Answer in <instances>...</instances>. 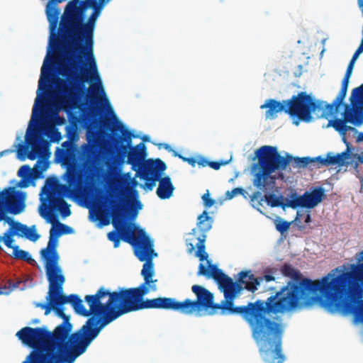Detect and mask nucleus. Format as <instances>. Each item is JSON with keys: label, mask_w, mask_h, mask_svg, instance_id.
I'll return each instance as SVG.
<instances>
[{"label": "nucleus", "mask_w": 363, "mask_h": 363, "mask_svg": "<svg viewBox=\"0 0 363 363\" xmlns=\"http://www.w3.org/2000/svg\"><path fill=\"white\" fill-rule=\"evenodd\" d=\"M45 272L49 282L46 303H38L36 306L44 309L46 315L53 310L63 322L53 332L24 327V344L33 349L24 363H74L99 335L94 332L102 325L100 296L104 294L97 291L85 296L89 307L86 309L78 295L63 294L65 278L62 270L45 269Z\"/></svg>", "instance_id": "1"}, {"label": "nucleus", "mask_w": 363, "mask_h": 363, "mask_svg": "<svg viewBox=\"0 0 363 363\" xmlns=\"http://www.w3.org/2000/svg\"><path fill=\"white\" fill-rule=\"evenodd\" d=\"M297 290L296 286L286 287L266 301L259 299L247 306H235L233 301L225 298L220 304L215 303L211 291L195 284L191 291L196 299L177 301V308L178 312L187 315H200L201 311L208 310H211L208 314L212 315L218 309L221 310L222 315H242L251 328L252 337L257 344L260 343L259 352L262 360L266 363H283L285 360L281 347L284 326L267 318V315L277 314L297 306L299 303Z\"/></svg>", "instance_id": "2"}, {"label": "nucleus", "mask_w": 363, "mask_h": 363, "mask_svg": "<svg viewBox=\"0 0 363 363\" xmlns=\"http://www.w3.org/2000/svg\"><path fill=\"white\" fill-rule=\"evenodd\" d=\"M357 259V264L339 266L321 279L315 281L308 278L300 281L301 273L290 264H284L281 267L282 274L294 281H289L274 296L286 287L296 286L299 303L297 306L278 314L318 303L331 313L352 314L357 321L363 323V300H359L363 297V250Z\"/></svg>", "instance_id": "3"}, {"label": "nucleus", "mask_w": 363, "mask_h": 363, "mask_svg": "<svg viewBox=\"0 0 363 363\" xmlns=\"http://www.w3.org/2000/svg\"><path fill=\"white\" fill-rule=\"evenodd\" d=\"M111 0H99L92 9L87 21L82 20L79 25H74L63 36L62 48L54 53L65 51L67 63L60 64V72L68 80L57 79L56 84L58 94L57 99L62 104H67L76 96L79 89V83L88 80L97 82L92 86L91 98H95L99 93L104 94L100 82L97 67L94 55V36L96 23L104 6Z\"/></svg>", "instance_id": "4"}, {"label": "nucleus", "mask_w": 363, "mask_h": 363, "mask_svg": "<svg viewBox=\"0 0 363 363\" xmlns=\"http://www.w3.org/2000/svg\"><path fill=\"white\" fill-rule=\"evenodd\" d=\"M47 60L41 67L38 81L37 97L33 107L32 116L26 130L24 141V158L34 160L38 159L33 168L24 164V188L28 187L35 180L40 178L43 172L48 167V160L50 156V142L45 140L40 131V125L45 105V94L51 82L52 69L47 67Z\"/></svg>", "instance_id": "5"}, {"label": "nucleus", "mask_w": 363, "mask_h": 363, "mask_svg": "<svg viewBox=\"0 0 363 363\" xmlns=\"http://www.w3.org/2000/svg\"><path fill=\"white\" fill-rule=\"evenodd\" d=\"M67 184H59L57 181L48 178L46 180L47 188L43 187L47 203H44V211H41V216L52 223L50 230V237L48 245L40 251L41 257L45 261V269L62 270L58 265L60 257L57 252L58 238L62 234H69L72 228L60 223L55 212H60L63 218L71 215L70 206L64 200L63 196H71L75 194L78 178L74 173H70L67 177Z\"/></svg>", "instance_id": "6"}, {"label": "nucleus", "mask_w": 363, "mask_h": 363, "mask_svg": "<svg viewBox=\"0 0 363 363\" xmlns=\"http://www.w3.org/2000/svg\"><path fill=\"white\" fill-rule=\"evenodd\" d=\"M257 158V163L254 164L252 170L253 185L259 191H269L272 190L278 179H283L285 170L290 162L294 160V167L305 168L308 165L312 166V157H293L287 154L286 157L281 156L276 147L264 145L255 151Z\"/></svg>", "instance_id": "7"}, {"label": "nucleus", "mask_w": 363, "mask_h": 363, "mask_svg": "<svg viewBox=\"0 0 363 363\" xmlns=\"http://www.w3.org/2000/svg\"><path fill=\"white\" fill-rule=\"evenodd\" d=\"M17 175L21 177L18 182L11 180V186L0 189V221H4L9 224V228L0 236V243L13 249L11 256L14 259H23V250L18 246L14 245L13 237L18 235L23 237V223L14 222L8 216L9 214L17 215L23 211V191L18 188H23V166L20 167Z\"/></svg>", "instance_id": "8"}, {"label": "nucleus", "mask_w": 363, "mask_h": 363, "mask_svg": "<svg viewBox=\"0 0 363 363\" xmlns=\"http://www.w3.org/2000/svg\"><path fill=\"white\" fill-rule=\"evenodd\" d=\"M123 134L127 141V145L122 147L123 154L127 155V162L133 167H138L136 174L145 181L143 187L152 190L159 179V176L167 168L165 163L160 159L145 160L147 155L145 145L140 143L130 147L132 133L125 130Z\"/></svg>", "instance_id": "9"}, {"label": "nucleus", "mask_w": 363, "mask_h": 363, "mask_svg": "<svg viewBox=\"0 0 363 363\" xmlns=\"http://www.w3.org/2000/svg\"><path fill=\"white\" fill-rule=\"evenodd\" d=\"M99 149L93 138L87 136V143H83L79 152L77 145L70 140L62 143V147L55 151V160L57 162L72 168L77 166L78 159L80 166L88 177H92L99 158Z\"/></svg>", "instance_id": "10"}, {"label": "nucleus", "mask_w": 363, "mask_h": 363, "mask_svg": "<svg viewBox=\"0 0 363 363\" xmlns=\"http://www.w3.org/2000/svg\"><path fill=\"white\" fill-rule=\"evenodd\" d=\"M156 282L145 281L138 287L119 288L117 291H110L104 286L100 287L98 291H101L103 295L100 296L101 300L106 296L108 299L106 303H102L104 309V318H111L115 314L129 308L139 302L147 295L150 291L157 290Z\"/></svg>", "instance_id": "11"}, {"label": "nucleus", "mask_w": 363, "mask_h": 363, "mask_svg": "<svg viewBox=\"0 0 363 363\" xmlns=\"http://www.w3.org/2000/svg\"><path fill=\"white\" fill-rule=\"evenodd\" d=\"M286 101V113L291 117H296L303 122H311L314 113L317 118H328L337 113L340 106H336L335 101L327 104L320 100L314 99L305 91H301Z\"/></svg>", "instance_id": "12"}, {"label": "nucleus", "mask_w": 363, "mask_h": 363, "mask_svg": "<svg viewBox=\"0 0 363 363\" xmlns=\"http://www.w3.org/2000/svg\"><path fill=\"white\" fill-rule=\"evenodd\" d=\"M210 272L208 278L211 277L218 284V288L224 294V298L234 302L236 296L244 289L249 291L255 292L257 289L259 281L255 278V275L250 271H242L239 273L237 281L223 273L217 266L209 265Z\"/></svg>", "instance_id": "13"}, {"label": "nucleus", "mask_w": 363, "mask_h": 363, "mask_svg": "<svg viewBox=\"0 0 363 363\" xmlns=\"http://www.w3.org/2000/svg\"><path fill=\"white\" fill-rule=\"evenodd\" d=\"M350 101V105L344 104L342 118L330 120L328 124V127H333L342 135L343 142L348 130L356 131L354 128L347 125V123L354 125L363 123V84L352 90Z\"/></svg>", "instance_id": "14"}, {"label": "nucleus", "mask_w": 363, "mask_h": 363, "mask_svg": "<svg viewBox=\"0 0 363 363\" xmlns=\"http://www.w3.org/2000/svg\"><path fill=\"white\" fill-rule=\"evenodd\" d=\"M123 241L131 245L134 249V253L141 262L145 261L143 266L141 275L145 281L157 282L153 279L154 268L152 256L157 255L153 250V243L143 229H138L136 232H128L123 238Z\"/></svg>", "instance_id": "15"}, {"label": "nucleus", "mask_w": 363, "mask_h": 363, "mask_svg": "<svg viewBox=\"0 0 363 363\" xmlns=\"http://www.w3.org/2000/svg\"><path fill=\"white\" fill-rule=\"evenodd\" d=\"M99 0H70L64 9L60 16V28L62 37L74 25H79L82 20L86 19L88 9H92Z\"/></svg>", "instance_id": "16"}, {"label": "nucleus", "mask_w": 363, "mask_h": 363, "mask_svg": "<svg viewBox=\"0 0 363 363\" xmlns=\"http://www.w3.org/2000/svg\"><path fill=\"white\" fill-rule=\"evenodd\" d=\"M106 208L107 214L112 217V224L116 230L111 231L107 237L110 241L113 242V246L117 248L120 245L121 240L128 232H136L139 228L133 230H126L125 219L127 218L126 209L125 206L116 199H110L106 202Z\"/></svg>", "instance_id": "17"}, {"label": "nucleus", "mask_w": 363, "mask_h": 363, "mask_svg": "<svg viewBox=\"0 0 363 363\" xmlns=\"http://www.w3.org/2000/svg\"><path fill=\"white\" fill-rule=\"evenodd\" d=\"M213 223V220L208 215L206 211L199 216L197 218V228L201 232L200 235H196L197 230L194 228L192 232L189 233L190 238L186 240V245L188 246L189 252L191 253L195 247H197L196 256L198 257L200 261L203 262L207 259L208 255L205 251V241L206 239V233L209 231Z\"/></svg>", "instance_id": "18"}, {"label": "nucleus", "mask_w": 363, "mask_h": 363, "mask_svg": "<svg viewBox=\"0 0 363 363\" xmlns=\"http://www.w3.org/2000/svg\"><path fill=\"white\" fill-rule=\"evenodd\" d=\"M147 308H160L178 311L177 301L173 298L167 297H159L146 300L142 299L129 308L122 311L121 312H119L118 313L115 314V315L111 316V318H104L102 320L101 326L94 330V335L99 333L105 325L113 322L119 317L131 312Z\"/></svg>", "instance_id": "19"}, {"label": "nucleus", "mask_w": 363, "mask_h": 363, "mask_svg": "<svg viewBox=\"0 0 363 363\" xmlns=\"http://www.w3.org/2000/svg\"><path fill=\"white\" fill-rule=\"evenodd\" d=\"M325 196V190L323 187H315L311 191H306L303 195L298 196L294 192L290 195L289 207L296 209L298 207L313 208L320 203Z\"/></svg>", "instance_id": "20"}, {"label": "nucleus", "mask_w": 363, "mask_h": 363, "mask_svg": "<svg viewBox=\"0 0 363 363\" xmlns=\"http://www.w3.org/2000/svg\"><path fill=\"white\" fill-rule=\"evenodd\" d=\"M261 192L259 191H257L254 192L250 196V201L252 202H255L257 201V207L259 209V207L262 205V201H265L267 203L274 208V207H281L284 210L286 207H289L290 199L287 200L286 203L282 201L284 197L282 196H277L273 194H266L263 197H261Z\"/></svg>", "instance_id": "21"}, {"label": "nucleus", "mask_w": 363, "mask_h": 363, "mask_svg": "<svg viewBox=\"0 0 363 363\" xmlns=\"http://www.w3.org/2000/svg\"><path fill=\"white\" fill-rule=\"evenodd\" d=\"M260 108H268L265 112L266 119H274L279 112L284 111L286 113V101L284 100L280 102L272 99H268L260 106Z\"/></svg>", "instance_id": "22"}, {"label": "nucleus", "mask_w": 363, "mask_h": 363, "mask_svg": "<svg viewBox=\"0 0 363 363\" xmlns=\"http://www.w3.org/2000/svg\"><path fill=\"white\" fill-rule=\"evenodd\" d=\"M161 174L159 176V186L157 189V195L161 199H167L172 196L174 187L169 177L167 176L160 178Z\"/></svg>", "instance_id": "23"}, {"label": "nucleus", "mask_w": 363, "mask_h": 363, "mask_svg": "<svg viewBox=\"0 0 363 363\" xmlns=\"http://www.w3.org/2000/svg\"><path fill=\"white\" fill-rule=\"evenodd\" d=\"M354 65H352V63H349V65L347 66L345 77L342 82L341 89H340L338 95L337 96L336 99H335V103H336V106H340L341 105L343 104V101L347 94L349 81H350V78L352 73Z\"/></svg>", "instance_id": "24"}, {"label": "nucleus", "mask_w": 363, "mask_h": 363, "mask_svg": "<svg viewBox=\"0 0 363 363\" xmlns=\"http://www.w3.org/2000/svg\"><path fill=\"white\" fill-rule=\"evenodd\" d=\"M343 143L347 146V149L345 151H344L341 153H338L336 155H332L331 153H330V165L337 164L338 166H342L345 164L347 163L346 162V160H347L350 158V152L351 151V145L347 140L346 138H344Z\"/></svg>", "instance_id": "25"}, {"label": "nucleus", "mask_w": 363, "mask_h": 363, "mask_svg": "<svg viewBox=\"0 0 363 363\" xmlns=\"http://www.w3.org/2000/svg\"><path fill=\"white\" fill-rule=\"evenodd\" d=\"M22 281L21 278H18L16 280H8L4 286L0 287V295H9L11 291L17 289Z\"/></svg>", "instance_id": "26"}, {"label": "nucleus", "mask_w": 363, "mask_h": 363, "mask_svg": "<svg viewBox=\"0 0 363 363\" xmlns=\"http://www.w3.org/2000/svg\"><path fill=\"white\" fill-rule=\"evenodd\" d=\"M91 216L93 220L99 221L100 226L108 225L110 223L109 218L106 216L105 211L101 208H97L94 211Z\"/></svg>", "instance_id": "27"}, {"label": "nucleus", "mask_w": 363, "mask_h": 363, "mask_svg": "<svg viewBox=\"0 0 363 363\" xmlns=\"http://www.w3.org/2000/svg\"><path fill=\"white\" fill-rule=\"evenodd\" d=\"M6 152H16V157L18 159L23 160V140L20 135L16 137V141L12 145V149L7 150Z\"/></svg>", "instance_id": "28"}, {"label": "nucleus", "mask_w": 363, "mask_h": 363, "mask_svg": "<svg viewBox=\"0 0 363 363\" xmlns=\"http://www.w3.org/2000/svg\"><path fill=\"white\" fill-rule=\"evenodd\" d=\"M312 167L315 168L330 166V153L327 154L325 157L322 156L312 157Z\"/></svg>", "instance_id": "29"}, {"label": "nucleus", "mask_w": 363, "mask_h": 363, "mask_svg": "<svg viewBox=\"0 0 363 363\" xmlns=\"http://www.w3.org/2000/svg\"><path fill=\"white\" fill-rule=\"evenodd\" d=\"M24 238L30 240V241L35 242L40 238V235L37 233L35 226L28 227L24 225Z\"/></svg>", "instance_id": "30"}, {"label": "nucleus", "mask_w": 363, "mask_h": 363, "mask_svg": "<svg viewBox=\"0 0 363 363\" xmlns=\"http://www.w3.org/2000/svg\"><path fill=\"white\" fill-rule=\"evenodd\" d=\"M290 224L291 223L279 218L276 221V229L277 231L283 234L289 230Z\"/></svg>", "instance_id": "31"}, {"label": "nucleus", "mask_w": 363, "mask_h": 363, "mask_svg": "<svg viewBox=\"0 0 363 363\" xmlns=\"http://www.w3.org/2000/svg\"><path fill=\"white\" fill-rule=\"evenodd\" d=\"M245 194V190L242 187H237L232 189L231 191H228L225 193V199L230 200L238 194L244 195Z\"/></svg>", "instance_id": "32"}, {"label": "nucleus", "mask_w": 363, "mask_h": 363, "mask_svg": "<svg viewBox=\"0 0 363 363\" xmlns=\"http://www.w3.org/2000/svg\"><path fill=\"white\" fill-rule=\"evenodd\" d=\"M202 200L203 202V205L206 208H210L215 204V200L210 198V194L208 190H207L206 193H205L202 196Z\"/></svg>", "instance_id": "33"}, {"label": "nucleus", "mask_w": 363, "mask_h": 363, "mask_svg": "<svg viewBox=\"0 0 363 363\" xmlns=\"http://www.w3.org/2000/svg\"><path fill=\"white\" fill-rule=\"evenodd\" d=\"M135 208H131L129 211L130 218L132 219L135 218L138 215V210L142 208V203L138 199H136L135 201Z\"/></svg>", "instance_id": "34"}, {"label": "nucleus", "mask_w": 363, "mask_h": 363, "mask_svg": "<svg viewBox=\"0 0 363 363\" xmlns=\"http://www.w3.org/2000/svg\"><path fill=\"white\" fill-rule=\"evenodd\" d=\"M228 163V161H220V162H211L209 161L208 166L215 170H218L221 166L225 165Z\"/></svg>", "instance_id": "35"}, {"label": "nucleus", "mask_w": 363, "mask_h": 363, "mask_svg": "<svg viewBox=\"0 0 363 363\" xmlns=\"http://www.w3.org/2000/svg\"><path fill=\"white\" fill-rule=\"evenodd\" d=\"M210 272V268H206L203 264H200L199 266V271H198V275H203L206 277H208Z\"/></svg>", "instance_id": "36"}, {"label": "nucleus", "mask_w": 363, "mask_h": 363, "mask_svg": "<svg viewBox=\"0 0 363 363\" xmlns=\"http://www.w3.org/2000/svg\"><path fill=\"white\" fill-rule=\"evenodd\" d=\"M255 278L257 279L259 281V284L257 285V286L260 284V282L262 280H265L267 282H269V281L274 280V277L272 275H271V274H265V275H264L262 277H255Z\"/></svg>", "instance_id": "37"}, {"label": "nucleus", "mask_w": 363, "mask_h": 363, "mask_svg": "<svg viewBox=\"0 0 363 363\" xmlns=\"http://www.w3.org/2000/svg\"><path fill=\"white\" fill-rule=\"evenodd\" d=\"M178 156L181 159H182L183 161L187 162L189 164H191L193 167H194L195 164H196V160L194 157H185L181 155H178Z\"/></svg>", "instance_id": "38"}, {"label": "nucleus", "mask_w": 363, "mask_h": 363, "mask_svg": "<svg viewBox=\"0 0 363 363\" xmlns=\"http://www.w3.org/2000/svg\"><path fill=\"white\" fill-rule=\"evenodd\" d=\"M24 261H26V262H28V263H30V264H33V265H34L36 263L35 259H32L31 255H30V253L28 252H26V251H24Z\"/></svg>", "instance_id": "39"}, {"label": "nucleus", "mask_w": 363, "mask_h": 363, "mask_svg": "<svg viewBox=\"0 0 363 363\" xmlns=\"http://www.w3.org/2000/svg\"><path fill=\"white\" fill-rule=\"evenodd\" d=\"M196 164H198L201 167L208 166L209 161H208L205 158H200L199 160H196Z\"/></svg>", "instance_id": "40"}, {"label": "nucleus", "mask_w": 363, "mask_h": 363, "mask_svg": "<svg viewBox=\"0 0 363 363\" xmlns=\"http://www.w3.org/2000/svg\"><path fill=\"white\" fill-rule=\"evenodd\" d=\"M363 52V38L361 41L360 45H359L358 48L354 52V55H356L357 57H359V55Z\"/></svg>", "instance_id": "41"}, {"label": "nucleus", "mask_w": 363, "mask_h": 363, "mask_svg": "<svg viewBox=\"0 0 363 363\" xmlns=\"http://www.w3.org/2000/svg\"><path fill=\"white\" fill-rule=\"evenodd\" d=\"M311 220V214L309 212H308L307 213H306L305 215V217H304V222L306 223H309Z\"/></svg>", "instance_id": "42"}, {"label": "nucleus", "mask_w": 363, "mask_h": 363, "mask_svg": "<svg viewBox=\"0 0 363 363\" xmlns=\"http://www.w3.org/2000/svg\"><path fill=\"white\" fill-rule=\"evenodd\" d=\"M16 336L18 337V338L23 341V328H21V330H19L17 333H16Z\"/></svg>", "instance_id": "43"}, {"label": "nucleus", "mask_w": 363, "mask_h": 363, "mask_svg": "<svg viewBox=\"0 0 363 363\" xmlns=\"http://www.w3.org/2000/svg\"><path fill=\"white\" fill-rule=\"evenodd\" d=\"M53 134L56 136V141H58L61 138L60 133L57 130H55Z\"/></svg>", "instance_id": "44"}, {"label": "nucleus", "mask_w": 363, "mask_h": 363, "mask_svg": "<svg viewBox=\"0 0 363 363\" xmlns=\"http://www.w3.org/2000/svg\"><path fill=\"white\" fill-rule=\"evenodd\" d=\"M357 142L363 141V133H359L357 138Z\"/></svg>", "instance_id": "45"}, {"label": "nucleus", "mask_w": 363, "mask_h": 363, "mask_svg": "<svg viewBox=\"0 0 363 363\" xmlns=\"http://www.w3.org/2000/svg\"><path fill=\"white\" fill-rule=\"evenodd\" d=\"M357 58H358V57H357L356 55H353V56L349 63H352V65H354L355 61L357 60Z\"/></svg>", "instance_id": "46"}, {"label": "nucleus", "mask_w": 363, "mask_h": 363, "mask_svg": "<svg viewBox=\"0 0 363 363\" xmlns=\"http://www.w3.org/2000/svg\"><path fill=\"white\" fill-rule=\"evenodd\" d=\"M305 213H300L298 211L297 212V214H296V219L298 218H304L305 217Z\"/></svg>", "instance_id": "47"}, {"label": "nucleus", "mask_w": 363, "mask_h": 363, "mask_svg": "<svg viewBox=\"0 0 363 363\" xmlns=\"http://www.w3.org/2000/svg\"><path fill=\"white\" fill-rule=\"evenodd\" d=\"M360 184H361L360 191L363 192V177L360 179Z\"/></svg>", "instance_id": "48"}, {"label": "nucleus", "mask_w": 363, "mask_h": 363, "mask_svg": "<svg viewBox=\"0 0 363 363\" xmlns=\"http://www.w3.org/2000/svg\"><path fill=\"white\" fill-rule=\"evenodd\" d=\"M58 120L60 121V122H59V123H58V124H60H60H62V122H63V119H62V118H60V117H58Z\"/></svg>", "instance_id": "49"}, {"label": "nucleus", "mask_w": 363, "mask_h": 363, "mask_svg": "<svg viewBox=\"0 0 363 363\" xmlns=\"http://www.w3.org/2000/svg\"><path fill=\"white\" fill-rule=\"evenodd\" d=\"M169 147V146L168 145H166L165 148L168 149Z\"/></svg>", "instance_id": "50"}, {"label": "nucleus", "mask_w": 363, "mask_h": 363, "mask_svg": "<svg viewBox=\"0 0 363 363\" xmlns=\"http://www.w3.org/2000/svg\"><path fill=\"white\" fill-rule=\"evenodd\" d=\"M360 162L363 163V160L359 159Z\"/></svg>", "instance_id": "51"}, {"label": "nucleus", "mask_w": 363, "mask_h": 363, "mask_svg": "<svg viewBox=\"0 0 363 363\" xmlns=\"http://www.w3.org/2000/svg\"><path fill=\"white\" fill-rule=\"evenodd\" d=\"M133 192L137 194V191L135 190L133 191Z\"/></svg>", "instance_id": "52"}]
</instances>
